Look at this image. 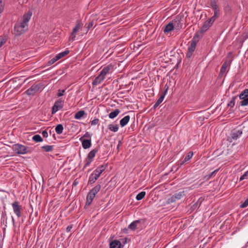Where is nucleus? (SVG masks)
<instances>
[{"label": "nucleus", "instance_id": "48", "mask_svg": "<svg viewBox=\"0 0 248 248\" xmlns=\"http://www.w3.org/2000/svg\"><path fill=\"white\" fill-rule=\"evenodd\" d=\"M93 21H90L88 24L87 27V31H88L93 26Z\"/></svg>", "mask_w": 248, "mask_h": 248}, {"label": "nucleus", "instance_id": "50", "mask_svg": "<svg viewBox=\"0 0 248 248\" xmlns=\"http://www.w3.org/2000/svg\"><path fill=\"white\" fill-rule=\"evenodd\" d=\"M99 121V120L98 119H95L93 120V121H92L91 124L92 125H96V124H98Z\"/></svg>", "mask_w": 248, "mask_h": 248}, {"label": "nucleus", "instance_id": "60", "mask_svg": "<svg viewBox=\"0 0 248 248\" xmlns=\"http://www.w3.org/2000/svg\"><path fill=\"white\" fill-rule=\"evenodd\" d=\"M12 221H13V223H15V220H14V218L13 217H12Z\"/></svg>", "mask_w": 248, "mask_h": 248}, {"label": "nucleus", "instance_id": "47", "mask_svg": "<svg viewBox=\"0 0 248 248\" xmlns=\"http://www.w3.org/2000/svg\"><path fill=\"white\" fill-rule=\"evenodd\" d=\"M81 138H83V139H85V138H88V139H91V135L88 132H86L85 134Z\"/></svg>", "mask_w": 248, "mask_h": 248}, {"label": "nucleus", "instance_id": "35", "mask_svg": "<svg viewBox=\"0 0 248 248\" xmlns=\"http://www.w3.org/2000/svg\"><path fill=\"white\" fill-rule=\"evenodd\" d=\"M237 98L236 96H233L231 101L228 104V107L232 108L235 105V100Z\"/></svg>", "mask_w": 248, "mask_h": 248}, {"label": "nucleus", "instance_id": "59", "mask_svg": "<svg viewBox=\"0 0 248 248\" xmlns=\"http://www.w3.org/2000/svg\"><path fill=\"white\" fill-rule=\"evenodd\" d=\"M245 173L246 174V175L248 176V170L247 171H246L245 172Z\"/></svg>", "mask_w": 248, "mask_h": 248}, {"label": "nucleus", "instance_id": "41", "mask_svg": "<svg viewBox=\"0 0 248 248\" xmlns=\"http://www.w3.org/2000/svg\"><path fill=\"white\" fill-rule=\"evenodd\" d=\"M5 6V1L3 0H0V14L2 13Z\"/></svg>", "mask_w": 248, "mask_h": 248}, {"label": "nucleus", "instance_id": "16", "mask_svg": "<svg viewBox=\"0 0 248 248\" xmlns=\"http://www.w3.org/2000/svg\"><path fill=\"white\" fill-rule=\"evenodd\" d=\"M25 30L18 26V23H16L14 27V31L16 35L19 36L25 32Z\"/></svg>", "mask_w": 248, "mask_h": 248}, {"label": "nucleus", "instance_id": "26", "mask_svg": "<svg viewBox=\"0 0 248 248\" xmlns=\"http://www.w3.org/2000/svg\"><path fill=\"white\" fill-rule=\"evenodd\" d=\"M70 51L68 49L65 50V51L62 52L56 55V58L59 60L66 55H68Z\"/></svg>", "mask_w": 248, "mask_h": 248}, {"label": "nucleus", "instance_id": "43", "mask_svg": "<svg viewBox=\"0 0 248 248\" xmlns=\"http://www.w3.org/2000/svg\"><path fill=\"white\" fill-rule=\"evenodd\" d=\"M248 206V198L244 202H243L240 205V207L242 208H246Z\"/></svg>", "mask_w": 248, "mask_h": 248}, {"label": "nucleus", "instance_id": "51", "mask_svg": "<svg viewBox=\"0 0 248 248\" xmlns=\"http://www.w3.org/2000/svg\"><path fill=\"white\" fill-rule=\"evenodd\" d=\"M42 134L43 136L45 138H46L48 136V133L46 130L43 131Z\"/></svg>", "mask_w": 248, "mask_h": 248}, {"label": "nucleus", "instance_id": "54", "mask_svg": "<svg viewBox=\"0 0 248 248\" xmlns=\"http://www.w3.org/2000/svg\"><path fill=\"white\" fill-rule=\"evenodd\" d=\"M193 52L187 51V52L186 54V56L187 58H189L192 55Z\"/></svg>", "mask_w": 248, "mask_h": 248}, {"label": "nucleus", "instance_id": "31", "mask_svg": "<svg viewBox=\"0 0 248 248\" xmlns=\"http://www.w3.org/2000/svg\"><path fill=\"white\" fill-rule=\"evenodd\" d=\"M63 130V125L62 124H59L55 127V131L58 134H61Z\"/></svg>", "mask_w": 248, "mask_h": 248}, {"label": "nucleus", "instance_id": "18", "mask_svg": "<svg viewBox=\"0 0 248 248\" xmlns=\"http://www.w3.org/2000/svg\"><path fill=\"white\" fill-rule=\"evenodd\" d=\"M223 10L226 15H231L232 12V6L229 3H225L223 6Z\"/></svg>", "mask_w": 248, "mask_h": 248}, {"label": "nucleus", "instance_id": "14", "mask_svg": "<svg viewBox=\"0 0 248 248\" xmlns=\"http://www.w3.org/2000/svg\"><path fill=\"white\" fill-rule=\"evenodd\" d=\"M79 140L82 142V147L84 149H87L91 146V139H83V138H80Z\"/></svg>", "mask_w": 248, "mask_h": 248}, {"label": "nucleus", "instance_id": "53", "mask_svg": "<svg viewBox=\"0 0 248 248\" xmlns=\"http://www.w3.org/2000/svg\"><path fill=\"white\" fill-rule=\"evenodd\" d=\"M200 205V204L197 202L193 204V208L195 209L196 208L199 207Z\"/></svg>", "mask_w": 248, "mask_h": 248}, {"label": "nucleus", "instance_id": "34", "mask_svg": "<svg viewBox=\"0 0 248 248\" xmlns=\"http://www.w3.org/2000/svg\"><path fill=\"white\" fill-rule=\"evenodd\" d=\"M146 192L145 191H141L136 196V199L138 201L142 200L145 196Z\"/></svg>", "mask_w": 248, "mask_h": 248}, {"label": "nucleus", "instance_id": "13", "mask_svg": "<svg viewBox=\"0 0 248 248\" xmlns=\"http://www.w3.org/2000/svg\"><path fill=\"white\" fill-rule=\"evenodd\" d=\"M100 175L99 172H96V170H94L93 172L90 175L88 180V185L93 184L96 180L100 177Z\"/></svg>", "mask_w": 248, "mask_h": 248}, {"label": "nucleus", "instance_id": "12", "mask_svg": "<svg viewBox=\"0 0 248 248\" xmlns=\"http://www.w3.org/2000/svg\"><path fill=\"white\" fill-rule=\"evenodd\" d=\"M12 205L14 213L18 217H21V210L22 208L21 206L19 205V202L17 201L15 202L12 203Z\"/></svg>", "mask_w": 248, "mask_h": 248}, {"label": "nucleus", "instance_id": "33", "mask_svg": "<svg viewBox=\"0 0 248 248\" xmlns=\"http://www.w3.org/2000/svg\"><path fill=\"white\" fill-rule=\"evenodd\" d=\"M106 165H101L99 167H97L95 170H96V172H99V174L100 175L106 169Z\"/></svg>", "mask_w": 248, "mask_h": 248}, {"label": "nucleus", "instance_id": "61", "mask_svg": "<svg viewBox=\"0 0 248 248\" xmlns=\"http://www.w3.org/2000/svg\"><path fill=\"white\" fill-rule=\"evenodd\" d=\"M55 155H59V154H56Z\"/></svg>", "mask_w": 248, "mask_h": 248}, {"label": "nucleus", "instance_id": "19", "mask_svg": "<svg viewBox=\"0 0 248 248\" xmlns=\"http://www.w3.org/2000/svg\"><path fill=\"white\" fill-rule=\"evenodd\" d=\"M112 69L113 65L111 64H110L104 67L101 71L100 73L105 77V76L109 72L110 70H112Z\"/></svg>", "mask_w": 248, "mask_h": 248}, {"label": "nucleus", "instance_id": "32", "mask_svg": "<svg viewBox=\"0 0 248 248\" xmlns=\"http://www.w3.org/2000/svg\"><path fill=\"white\" fill-rule=\"evenodd\" d=\"M94 156H88V157L85 160V165L84 168H85L88 166L90 163L93 161V158Z\"/></svg>", "mask_w": 248, "mask_h": 248}, {"label": "nucleus", "instance_id": "6", "mask_svg": "<svg viewBox=\"0 0 248 248\" xmlns=\"http://www.w3.org/2000/svg\"><path fill=\"white\" fill-rule=\"evenodd\" d=\"M83 24L81 22L80 20H78L76 21V25L74 28L72 32L71 33V37L70 38V41H74L76 36L77 33L79 31L80 28L82 27Z\"/></svg>", "mask_w": 248, "mask_h": 248}, {"label": "nucleus", "instance_id": "42", "mask_svg": "<svg viewBox=\"0 0 248 248\" xmlns=\"http://www.w3.org/2000/svg\"><path fill=\"white\" fill-rule=\"evenodd\" d=\"M18 26L21 27L23 29L25 30L26 31L28 27V24L27 23H24L23 21L20 22V23H18Z\"/></svg>", "mask_w": 248, "mask_h": 248}, {"label": "nucleus", "instance_id": "39", "mask_svg": "<svg viewBox=\"0 0 248 248\" xmlns=\"http://www.w3.org/2000/svg\"><path fill=\"white\" fill-rule=\"evenodd\" d=\"M214 16L210 17L211 19H213L214 21H215L216 19L218 17L219 14V9L214 10Z\"/></svg>", "mask_w": 248, "mask_h": 248}, {"label": "nucleus", "instance_id": "11", "mask_svg": "<svg viewBox=\"0 0 248 248\" xmlns=\"http://www.w3.org/2000/svg\"><path fill=\"white\" fill-rule=\"evenodd\" d=\"M165 90L163 92V93H162L161 95L160 96V97L158 99V100L156 101V102L155 103L153 106L154 108H156L163 101L165 96L167 92V91L169 89V87L166 85L165 86Z\"/></svg>", "mask_w": 248, "mask_h": 248}, {"label": "nucleus", "instance_id": "38", "mask_svg": "<svg viewBox=\"0 0 248 248\" xmlns=\"http://www.w3.org/2000/svg\"><path fill=\"white\" fill-rule=\"evenodd\" d=\"M192 157V156H186L185 159L183 160H182V161L180 160V161H179V164L180 166H182L185 162L189 161L191 158Z\"/></svg>", "mask_w": 248, "mask_h": 248}, {"label": "nucleus", "instance_id": "5", "mask_svg": "<svg viewBox=\"0 0 248 248\" xmlns=\"http://www.w3.org/2000/svg\"><path fill=\"white\" fill-rule=\"evenodd\" d=\"M41 83L33 85L25 92L28 95H33L42 87Z\"/></svg>", "mask_w": 248, "mask_h": 248}, {"label": "nucleus", "instance_id": "44", "mask_svg": "<svg viewBox=\"0 0 248 248\" xmlns=\"http://www.w3.org/2000/svg\"><path fill=\"white\" fill-rule=\"evenodd\" d=\"M58 60L57 59V58H56V57L55 56L54 57H53L52 59H51L50 61H48V65H51Z\"/></svg>", "mask_w": 248, "mask_h": 248}, {"label": "nucleus", "instance_id": "25", "mask_svg": "<svg viewBox=\"0 0 248 248\" xmlns=\"http://www.w3.org/2000/svg\"><path fill=\"white\" fill-rule=\"evenodd\" d=\"M86 114L85 111L83 110H81L76 112L74 115V118L76 119H80Z\"/></svg>", "mask_w": 248, "mask_h": 248}, {"label": "nucleus", "instance_id": "28", "mask_svg": "<svg viewBox=\"0 0 248 248\" xmlns=\"http://www.w3.org/2000/svg\"><path fill=\"white\" fill-rule=\"evenodd\" d=\"M217 0H210V4L211 8L213 9V10H218L219 9L218 6L217 5Z\"/></svg>", "mask_w": 248, "mask_h": 248}, {"label": "nucleus", "instance_id": "36", "mask_svg": "<svg viewBox=\"0 0 248 248\" xmlns=\"http://www.w3.org/2000/svg\"><path fill=\"white\" fill-rule=\"evenodd\" d=\"M32 139L36 142H42L43 140L39 135H35L33 136Z\"/></svg>", "mask_w": 248, "mask_h": 248}, {"label": "nucleus", "instance_id": "49", "mask_svg": "<svg viewBox=\"0 0 248 248\" xmlns=\"http://www.w3.org/2000/svg\"><path fill=\"white\" fill-rule=\"evenodd\" d=\"M65 92V90H59L58 91V94H57V96L58 97H60V96H62V95H63V93Z\"/></svg>", "mask_w": 248, "mask_h": 248}, {"label": "nucleus", "instance_id": "29", "mask_svg": "<svg viewBox=\"0 0 248 248\" xmlns=\"http://www.w3.org/2000/svg\"><path fill=\"white\" fill-rule=\"evenodd\" d=\"M108 129L113 132H116L118 130L119 125L117 124L113 125L112 124H109L108 125Z\"/></svg>", "mask_w": 248, "mask_h": 248}, {"label": "nucleus", "instance_id": "8", "mask_svg": "<svg viewBox=\"0 0 248 248\" xmlns=\"http://www.w3.org/2000/svg\"><path fill=\"white\" fill-rule=\"evenodd\" d=\"M172 23L174 25V28H175L177 30H179L182 29L183 26V19L181 16H176L174 19L172 20Z\"/></svg>", "mask_w": 248, "mask_h": 248}, {"label": "nucleus", "instance_id": "30", "mask_svg": "<svg viewBox=\"0 0 248 248\" xmlns=\"http://www.w3.org/2000/svg\"><path fill=\"white\" fill-rule=\"evenodd\" d=\"M101 186L100 185H97L93 188H92L89 192L94 195H96L100 190Z\"/></svg>", "mask_w": 248, "mask_h": 248}, {"label": "nucleus", "instance_id": "55", "mask_svg": "<svg viewBox=\"0 0 248 248\" xmlns=\"http://www.w3.org/2000/svg\"><path fill=\"white\" fill-rule=\"evenodd\" d=\"M72 227H73V225H70L68 226L66 228V232H70Z\"/></svg>", "mask_w": 248, "mask_h": 248}, {"label": "nucleus", "instance_id": "21", "mask_svg": "<svg viewBox=\"0 0 248 248\" xmlns=\"http://www.w3.org/2000/svg\"><path fill=\"white\" fill-rule=\"evenodd\" d=\"M140 224V220H135L129 225L128 228L132 231H134L138 228Z\"/></svg>", "mask_w": 248, "mask_h": 248}, {"label": "nucleus", "instance_id": "46", "mask_svg": "<svg viewBox=\"0 0 248 248\" xmlns=\"http://www.w3.org/2000/svg\"><path fill=\"white\" fill-rule=\"evenodd\" d=\"M226 67H227V65H226V62H224L221 67V69H220V72L221 73H223L225 71L226 69Z\"/></svg>", "mask_w": 248, "mask_h": 248}, {"label": "nucleus", "instance_id": "56", "mask_svg": "<svg viewBox=\"0 0 248 248\" xmlns=\"http://www.w3.org/2000/svg\"><path fill=\"white\" fill-rule=\"evenodd\" d=\"M3 41H2L1 40H0V47L2 46L3 44L5 42V41H4V39H3Z\"/></svg>", "mask_w": 248, "mask_h": 248}, {"label": "nucleus", "instance_id": "27", "mask_svg": "<svg viewBox=\"0 0 248 248\" xmlns=\"http://www.w3.org/2000/svg\"><path fill=\"white\" fill-rule=\"evenodd\" d=\"M120 110L119 109L116 108L114 111L111 112L108 114V117L110 119H114L120 113Z\"/></svg>", "mask_w": 248, "mask_h": 248}, {"label": "nucleus", "instance_id": "57", "mask_svg": "<svg viewBox=\"0 0 248 248\" xmlns=\"http://www.w3.org/2000/svg\"><path fill=\"white\" fill-rule=\"evenodd\" d=\"M187 155H193V152L192 151H190L188 153Z\"/></svg>", "mask_w": 248, "mask_h": 248}, {"label": "nucleus", "instance_id": "1", "mask_svg": "<svg viewBox=\"0 0 248 248\" xmlns=\"http://www.w3.org/2000/svg\"><path fill=\"white\" fill-rule=\"evenodd\" d=\"M243 133V129L241 128H235L231 131L230 133L227 137V140L232 143L239 138Z\"/></svg>", "mask_w": 248, "mask_h": 248}, {"label": "nucleus", "instance_id": "22", "mask_svg": "<svg viewBox=\"0 0 248 248\" xmlns=\"http://www.w3.org/2000/svg\"><path fill=\"white\" fill-rule=\"evenodd\" d=\"M32 12L30 10H29L27 13L23 15V21L24 23H27L28 24V22L30 20L31 16H32Z\"/></svg>", "mask_w": 248, "mask_h": 248}, {"label": "nucleus", "instance_id": "3", "mask_svg": "<svg viewBox=\"0 0 248 248\" xmlns=\"http://www.w3.org/2000/svg\"><path fill=\"white\" fill-rule=\"evenodd\" d=\"M239 99L241 101L239 105L241 106L248 105V89H245L239 95Z\"/></svg>", "mask_w": 248, "mask_h": 248}, {"label": "nucleus", "instance_id": "37", "mask_svg": "<svg viewBox=\"0 0 248 248\" xmlns=\"http://www.w3.org/2000/svg\"><path fill=\"white\" fill-rule=\"evenodd\" d=\"M54 146L52 145H45L42 147V148L46 152H50L52 150Z\"/></svg>", "mask_w": 248, "mask_h": 248}, {"label": "nucleus", "instance_id": "40", "mask_svg": "<svg viewBox=\"0 0 248 248\" xmlns=\"http://www.w3.org/2000/svg\"><path fill=\"white\" fill-rule=\"evenodd\" d=\"M218 170H219V169H216V170H215L214 171H213V172H212L211 173L209 174L208 175L206 176L207 177V179H209L213 176H215L216 175V174L218 172Z\"/></svg>", "mask_w": 248, "mask_h": 248}, {"label": "nucleus", "instance_id": "17", "mask_svg": "<svg viewBox=\"0 0 248 248\" xmlns=\"http://www.w3.org/2000/svg\"><path fill=\"white\" fill-rule=\"evenodd\" d=\"M174 29V25L172 22H169L166 25L163 29V31L165 34L168 33Z\"/></svg>", "mask_w": 248, "mask_h": 248}, {"label": "nucleus", "instance_id": "52", "mask_svg": "<svg viewBox=\"0 0 248 248\" xmlns=\"http://www.w3.org/2000/svg\"><path fill=\"white\" fill-rule=\"evenodd\" d=\"M248 176L246 175V174L244 173V174L242 175L240 178V181H242L244 179H247Z\"/></svg>", "mask_w": 248, "mask_h": 248}, {"label": "nucleus", "instance_id": "9", "mask_svg": "<svg viewBox=\"0 0 248 248\" xmlns=\"http://www.w3.org/2000/svg\"><path fill=\"white\" fill-rule=\"evenodd\" d=\"M199 35H195L193 37V39H192L190 45L188 47V50L189 51L193 52L196 48V46L197 45V44L198 42L199 41L198 39Z\"/></svg>", "mask_w": 248, "mask_h": 248}, {"label": "nucleus", "instance_id": "4", "mask_svg": "<svg viewBox=\"0 0 248 248\" xmlns=\"http://www.w3.org/2000/svg\"><path fill=\"white\" fill-rule=\"evenodd\" d=\"M185 195V191H181L175 193L173 195H172L171 197L168 199L167 201V202L168 203H171L176 202L177 200H179L181 199L182 197H183Z\"/></svg>", "mask_w": 248, "mask_h": 248}, {"label": "nucleus", "instance_id": "58", "mask_svg": "<svg viewBox=\"0 0 248 248\" xmlns=\"http://www.w3.org/2000/svg\"><path fill=\"white\" fill-rule=\"evenodd\" d=\"M245 173L246 174V175L248 176V170L247 171H246L245 172Z\"/></svg>", "mask_w": 248, "mask_h": 248}, {"label": "nucleus", "instance_id": "24", "mask_svg": "<svg viewBox=\"0 0 248 248\" xmlns=\"http://www.w3.org/2000/svg\"><path fill=\"white\" fill-rule=\"evenodd\" d=\"M121 242L118 240H113L110 243V248H121Z\"/></svg>", "mask_w": 248, "mask_h": 248}, {"label": "nucleus", "instance_id": "7", "mask_svg": "<svg viewBox=\"0 0 248 248\" xmlns=\"http://www.w3.org/2000/svg\"><path fill=\"white\" fill-rule=\"evenodd\" d=\"M63 104L64 101L61 99L56 100L52 108V114H55L57 111L62 109L63 107Z\"/></svg>", "mask_w": 248, "mask_h": 248}, {"label": "nucleus", "instance_id": "15", "mask_svg": "<svg viewBox=\"0 0 248 248\" xmlns=\"http://www.w3.org/2000/svg\"><path fill=\"white\" fill-rule=\"evenodd\" d=\"M105 78V77L100 73V74L93 80L92 83L93 85L96 86L100 84L104 80Z\"/></svg>", "mask_w": 248, "mask_h": 248}, {"label": "nucleus", "instance_id": "20", "mask_svg": "<svg viewBox=\"0 0 248 248\" xmlns=\"http://www.w3.org/2000/svg\"><path fill=\"white\" fill-rule=\"evenodd\" d=\"M95 195H94L93 194H92L91 192H89L86 197V206H89L91 204L93 199L95 197Z\"/></svg>", "mask_w": 248, "mask_h": 248}, {"label": "nucleus", "instance_id": "45", "mask_svg": "<svg viewBox=\"0 0 248 248\" xmlns=\"http://www.w3.org/2000/svg\"><path fill=\"white\" fill-rule=\"evenodd\" d=\"M98 150V148H94L91 151H90V152L88 154V155H95V154L97 153Z\"/></svg>", "mask_w": 248, "mask_h": 248}, {"label": "nucleus", "instance_id": "23", "mask_svg": "<svg viewBox=\"0 0 248 248\" xmlns=\"http://www.w3.org/2000/svg\"><path fill=\"white\" fill-rule=\"evenodd\" d=\"M130 120V116L129 115L125 116L122 118L120 121V124L121 127H124L125 126Z\"/></svg>", "mask_w": 248, "mask_h": 248}, {"label": "nucleus", "instance_id": "2", "mask_svg": "<svg viewBox=\"0 0 248 248\" xmlns=\"http://www.w3.org/2000/svg\"><path fill=\"white\" fill-rule=\"evenodd\" d=\"M13 151L17 154H25L29 153V148L20 144H16L13 145Z\"/></svg>", "mask_w": 248, "mask_h": 248}, {"label": "nucleus", "instance_id": "10", "mask_svg": "<svg viewBox=\"0 0 248 248\" xmlns=\"http://www.w3.org/2000/svg\"><path fill=\"white\" fill-rule=\"evenodd\" d=\"M213 19L210 18L205 21L200 30L202 33L205 32L212 25L215 21Z\"/></svg>", "mask_w": 248, "mask_h": 248}]
</instances>
